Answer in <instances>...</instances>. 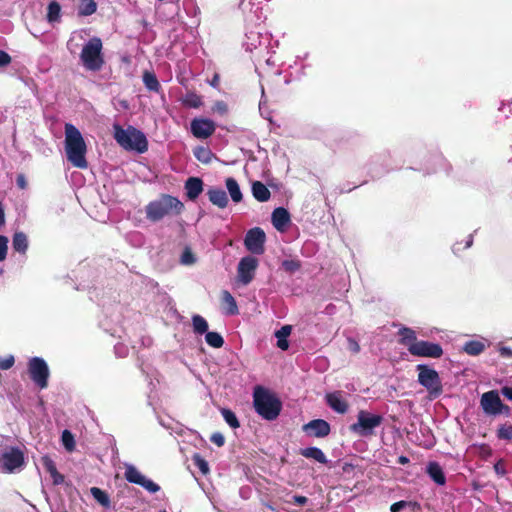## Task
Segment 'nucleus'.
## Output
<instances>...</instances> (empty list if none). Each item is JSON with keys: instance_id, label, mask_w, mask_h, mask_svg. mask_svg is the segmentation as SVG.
<instances>
[{"instance_id": "e2e57ef3", "label": "nucleus", "mask_w": 512, "mask_h": 512, "mask_svg": "<svg viewBox=\"0 0 512 512\" xmlns=\"http://www.w3.org/2000/svg\"><path fill=\"white\" fill-rule=\"evenodd\" d=\"M398 463L405 465V464L409 463V458L402 455L398 458Z\"/></svg>"}, {"instance_id": "6e6552de", "label": "nucleus", "mask_w": 512, "mask_h": 512, "mask_svg": "<svg viewBox=\"0 0 512 512\" xmlns=\"http://www.w3.org/2000/svg\"><path fill=\"white\" fill-rule=\"evenodd\" d=\"M28 372L31 380L40 388L48 386L49 368L44 359L33 357L28 362Z\"/></svg>"}, {"instance_id": "5fc2aeb1", "label": "nucleus", "mask_w": 512, "mask_h": 512, "mask_svg": "<svg viewBox=\"0 0 512 512\" xmlns=\"http://www.w3.org/2000/svg\"><path fill=\"white\" fill-rule=\"evenodd\" d=\"M293 502L298 505H305L308 502V498L303 495H294Z\"/></svg>"}, {"instance_id": "4468645a", "label": "nucleus", "mask_w": 512, "mask_h": 512, "mask_svg": "<svg viewBox=\"0 0 512 512\" xmlns=\"http://www.w3.org/2000/svg\"><path fill=\"white\" fill-rule=\"evenodd\" d=\"M215 130L216 124L209 118L196 117L190 123V131L197 139H207L215 133Z\"/></svg>"}, {"instance_id": "f8f14e48", "label": "nucleus", "mask_w": 512, "mask_h": 512, "mask_svg": "<svg viewBox=\"0 0 512 512\" xmlns=\"http://www.w3.org/2000/svg\"><path fill=\"white\" fill-rule=\"evenodd\" d=\"M124 477L129 483L140 485L150 493H156L160 490V486L158 484L150 479H147L133 465H126Z\"/></svg>"}, {"instance_id": "c85d7f7f", "label": "nucleus", "mask_w": 512, "mask_h": 512, "mask_svg": "<svg viewBox=\"0 0 512 512\" xmlns=\"http://www.w3.org/2000/svg\"><path fill=\"white\" fill-rule=\"evenodd\" d=\"M193 154H194L195 158L203 164L211 163V161L214 157V154L210 150V148L205 147V146L195 147L193 150Z\"/></svg>"}, {"instance_id": "c03bdc74", "label": "nucleus", "mask_w": 512, "mask_h": 512, "mask_svg": "<svg viewBox=\"0 0 512 512\" xmlns=\"http://www.w3.org/2000/svg\"><path fill=\"white\" fill-rule=\"evenodd\" d=\"M15 363V358L13 355H8L6 357H0V369L1 370H8L10 369Z\"/></svg>"}, {"instance_id": "58836bf2", "label": "nucleus", "mask_w": 512, "mask_h": 512, "mask_svg": "<svg viewBox=\"0 0 512 512\" xmlns=\"http://www.w3.org/2000/svg\"><path fill=\"white\" fill-rule=\"evenodd\" d=\"M62 444L68 452H72L75 449L74 435L69 430H64L61 436Z\"/></svg>"}, {"instance_id": "6ab92c4d", "label": "nucleus", "mask_w": 512, "mask_h": 512, "mask_svg": "<svg viewBox=\"0 0 512 512\" xmlns=\"http://www.w3.org/2000/svg\"><path fill=\"white\" fill-rule=\"evenodd\" d=\"M207 196L209 201L220 209H224L228 206L229 200L226 192L218 187H210L207 190Z\"/></svg>"}, {"instance_id": "864d4df0", "label": "nucleus", "mask_w": 512, "mask_h": 512, "mask_svg": "<svg viewBox=\"0 0 512 512\" xmlns=\"http://www.w3.org/2000/svg\"><path fill=\"white\" fill-rule=\"evenodd\" d=\"M348 343L350 351H352L353 353H358L360 351V346L356 340L349 338Z\"/></svg>"}, {"instance_id": "c9c22d12", "label": "nucleus", "mask_w": 512, "mask_h": 512, "mask_svg": "<svg viewBox=\"0 0 512 512\" xmlns=\"http://www.w3.org/2000/svg\"><path fill=\"white\" fill-rule=\"evenodd\" d=\"M192 325L193 330L197 334H204L208 332V323L207 321L200 315H194L192 317Z\"/></svg>"}, {"instance_id": "a211bd4d", "label": "nucleus", "mask_w": 512, "mask_h": 512, "mask_svg": "<svg viewBox=\"0 0 512 512\" xmlns=\"http://www.w3.org/2000/svg\"><path fill=\"white\" fill-rule=\"evenodd\" d=\"M203 180L199 177H189L184 185L186 196L189 200L194 201L203 192Z\"/></svg>"}, {"instance_id": "3c124183", "label": "nucleus", "mask_w": 512, "mask_h": 512, "mask_svg": "<svg viewBox=\"0 0 512 512\" xmlns=\"http://www.w3.org/2000/svg\"><path fill=\"white\" fill-rule=\"evenodd\" d=\"M16 184H17L18 188L21 190H25L27 188L28 183H27V180H26V177L24 174L17 175Z\"/></svg>"}, {"instance_id": "ea45409f", "label": "nucleus", "mask_w": 512, "mask_h": 512, "mask_svg": "<svg viewBox=\"0 0 512 512\" xmlns=\"http://www.w3.org/2000/svg\"><path fill=\"white\" fill-rule=\"evenodd\" d=\"M497 437L501 440H512V425H500L497 429Z\"/></svg>"}, {"instance_id": "c756f323", "label": "nucleus", "mask_w": 512, "mask_h": 512, "mask_svg": "<svg viewBox=\"0 0 512 512\" xmlns=\"http://www.w3.org/2000/svg\"><path fill=\"white\" fill-rule=\"evenodd\" d=\"M182 104L188 108H199L203 105L202 97L193 91H189L182 98Z\"/></svg>"}, {"instance_id": "a18cd8bd", "label": "nucleus", "mask_w": 512, "mask_h": 512, "mask_svg": "<svg viewBox=\"0 0 512 512\" xmlns=\"http://www.w3.org/2000/svg\"><path fill=\"white\" fill-rule=\"evenodd\" d=\"M194 464L199 468V470L203 474H207L209 472V466H208L207 461L205 459H203L202 457H200L199 455H196L194 457Z\"/></svg>"}, {"instance_id": "69168bd1", "label": "nucleus", "mask_w": 512, "mask_h": 512, "mask_svg": "<svg viewBox=\"0 0 512 512\" xmlns=\"http://www.w3.org/2000/svg\"><path fill=\"white\" fill-rule=\"evenodd\" d=\"M161 512H166V511L164 510V511H161Z\"/></svg>"}, {"instance_id": "052dcab7", "label": "nucleus", "mask_w": 512, "mask_h": 512, "mask_svg": "<svg viewBox=\"0 0 512 512\" xmlns=\"http://www.w3.org/2000/svg\"><path fill=\"white\" fill-rule=\"evenodd\" d=\"M494 469H495L496 473H498V474H502L503 475L505 473V470L503 468H501V463L500 462H498V463H496L494 465Z\"/></svg>"}, {"instance_id": "bf43d9fd", "label": "nucleus", "mask_w": 512, "mask_h": 512, "mask_svg": "<svg viewBox=\"0 0 512 512\" xmlns=\"http://www.w3.org/2000/svg\"><path fill=\"white\" fill-rule=\"evenodd\" d=\"M354 468H355L354 465L345 463L342 467V470L344 473H351L354 470Z\"/></svg>"}, {"instance_id": "0eeeda50", "label": "nucleus", "mask_w": 512, "mask_h": 512, "mask_svg": "<svg viewBox=\"0 0 512 512\" xmlns=\"http://www.w3.org/2000/svg\"><path fill=\"white\" fill-rule=\"evenodd\" d=\"M383 422V417L378 414H371L368 411L360 410L357 414V422L350 425L349 429L361 437H369L374 434V429Z\"/></svg>"}, {"instance_id": "7ed1b4c3", "label": "nucleus", "mask_w": 512, "mask_h": 512, "mask_svg": "<svg viewBox=\"0 0 512 512\" xmlns=\"http://www.w3.org/2000/svg\"><path fill=\"white\" fill-rule=\"evenodd\" d=\"M253 406L257 414L268 421L275 420L282 410L280 399L262 386L254 388Z\"/></svg>"}, {"instance_id": "de8ad7c7", "label": "nucleus", "mask_w": 512, "mask_h": 512, "mask_svg": "<svg viewBox=\"0 0 512 512\" xmlns=\"http://www.w3.org/2000/svg\"><path fill=\"white\" fill-rule=\"evenodd\" d=\"M214 112L224 115L228 112V106L224 101H216L212 107Z\"/></svg>"}, {"instance_id": "ddd939ff", "label": "nucleus", "mask_w": 512, "mask_h": 512, "mask_svg": "<svg viewBox=\"0 0 512 512\" xmlns=\"http://www.w3.org/2000/svg\"><path fill=\"white\" fill-rule=\"evenodd\" d=\"M258 264V259L253 256L241 258L237 267L238 281L243 285H248L254 279Z\"/></svg>"}, {"instance_id": "b1692460", "label": "nucleus", "mask_w": 512, "mask_h": 512, "mask_svg": "<svg viewBox=\"0 0 512 512\" xmlns=\"http://www.w3.org/2000/svg\"><path fill=\"white\" fill-rule=\"evenodd\" d=\"M427 474L438 485H444L446 483L443 469L437 462H430L428 464Z\"/></svg>"}, {"instance_id": "423d86ee", "label": "nucleus", "mask_w": 512, "mask_h": 512, "mask_svg": "<svg viewBox=\"0 0 512 512\" xmlns=\"http://www.w3.org/2000/svg\"><path fill=\"white\" fill-rule=\"evenodd\" d=\"M418 383L423 386L430 398H437L443 393V385L438 372L426 364L416 366Z\"/></svg>"}, {"instance_id": "9d476101", "label": "nucleus", "mask_w": 512, "mask_h": 512, "mask_svg": "<svg viewBox=\"0 0 512 512\" xmlns=\"http://www.w3.org/2000/svg\"><path fill=\"white\" fill-rule=\"evenodd\" d=\"M266 235L263 229L260 227H254L245 235L244 245L246 249L255 255H261L265 251Z\"/></svg>"}, {"instance_id": "37998d69", "label": "nucleus", "mask_w": 512, "mask_h": 512, "mask_svg": "<svg viewBox=\"0 0 512 512\" xmlns=\"http://www.w3.org/2000/svg\"><path fill=\"white\" fill-rule=\"evenodd\" d=\"M42 463H43V466L45 467L46 471L50 475L56 474L57 468H56L54 461L51 458H49L48 456H44L42 458Z\"/></svg>"}, {"instance_id": "4be33fe9", "label": "nucleus", "mask_w": 512, "mask_h": 512, "mask_svg": "<svg viewBox=\"0 0 512 512\" xmlns=\"http://www.w3.org/2000/svg\"><path fill=\"white\" fill-rule=\"evenodd\" d=\"M398 335L400 336V344L407 347L408 351L410 352V347L414 343H418L419 340L417 339L416 332L409 328V327H402L398 331Z\"/></svg>"}, {"instance_id": "09e8293b", "label": "nucleus", "mask_w": 512, "mask_h": 512, "mask_svg": "<svg viewBox=\"0 0 512 512\" xmlns=\"http://www.w3.org/2000/svg\"><path fill=\"white\" fill-rule=\"evenodd\" d=\"M210 441L218 447H222L225 444V438L220 432H215L211 435Z\"/></svg>"}, {"instance_id": "e433bc0d", "label": "nucleus", "mask_w": 512, "mask_h": 512, "mask_svg": "<svg viewBox=\"0 0 512 512\" xmlns=\"http://www.w3.org/2000/svg\"><path fill=\"white\" fill-rule=\"evenodd\" d=\"M205 340L213 348H221L224 345V339L218 332L208 331Z\"/></svg>"}, {"instance_id": "4d7b16f0", "label": "nucleus", "mask_w": 512, "mask_h": 512, "mask_svg": "<svg viewBox=\"0 0 512 512\" xmlns=\"http://www.w3.org/2000/svg\"><path fill=\"white\" fill-rule=\"evenodd\" d=\"M209 84L213 87V88H216V89H219V85H220V75L218 73H215L211 79V81L209 82Z\"/></svg>"}, {"instance_id": "79ce46f5", "label": "nucleus", "mask_w": 512, "mask_h": 512, "mask_svg": "<svg viewBox=\"0 0 512 512\" xmlns=\"http://www.w3.org/2000/svg\"><path fill=\"white\" fill-rule=\"evenodd\" d=\"M196 258L190 248H185L181 255V262L185 265L194 264Z\"/></svg>"}, {"instance_id": "680f3d73", "label": "nucleus", "mask_w": 512, "mask_h": 512, "mask_svg": "<svg viewBox=\"0 0 512 512\" xmlns=\"http://www.w3.org/2000/svg\"><path fill=\"white\" fill-rule=\"evenodd\" d=\"M500 351H501V355H503V356H511L512 355V351L509 348L503 347V348H501Z\"/></svg>"}, {"instance_id": "f03ea898", "label": "nucleus", "mask_w": 512, "mask_h": 512, "mask_svg": "<svg viewBox=\"0 0 512 512\" xmlns=\"http://www.w3.org/2000/svg\"><path fill=\"white\" fill-rule=\"evenodd\" d=\"M185 209L182 201L170 194H160L145 207L146 218L151 222H159L165 217L180 215Z\"/></svg>"}, {"instance_id": "f704fd0d", "label": "nucleus", "mask_w": 512, "mask_h": 512, "mask_svg": "<svg viewBox=\"0 0 512 512\" xmlns=\"http://www.w3.org/2000/svg\"><path fill=\"white\" fill-rule=\"evenodd\" d=\"M61 6L57 1H52L47 7V20L50 23L57 22L60 19Z\"/></svg>"}, {"instance_id": "412c9836", "label": "nucleus", "mask_w": 512, "mask_h": 512, "mask_svg": "<svg viewBox=\"0 0 512 512\" xmlns=\"http://www.w3.org/2000/svg\"><path fill=\"white\" fill-rule=\"evenodd\" d=\"M220 299H221V306H222L225 314H227V315L238 314L239 310H238L236 300L229 291L223 290L221 292Z\"/></svg>"}, {"instance_id": "f257e3e1", "label": "nucleus", "mask_w": 512, "mask_h": 512, "mask_svg": "<svg viewBox=\"0 0 512 512\" xmlns=\"http://www.w3.org/2000/svg\"><path fill=\"white\" fill-rule=\"evenodd\" d=\"M87 146L79 129L73 124H65V153L67 160L76 168L86 169Z\"/></svg>"}, {"instance_id": "1a4fd4ad", "label": "nucleus", "mask_w": 512, "mask_h": 512, "mask_svg": "<svg viewBox=\"0 0 512 512\" xmlns=\"http://www.w3.org/2000/svg\"><path fill=\"white\" fill-rule=\"evenodd\" d=\"M24 464V454L18 447H11L0 454V470L12 473Z\"/></svg>"}, {"instance_id": "72a5a7b5", "label": "nucleus", "mask_w": 512, "mask_h": 512, "mask_svg": "<svg viewBox=\"0 0 512 512\" xmlns=\"http://www.w3.org/2000/svg\"><path fill=\"white\" fill-rule=\"evenodd\" d=\"M90 492L92 494V496L94 497V499L99 503L101 504L103 507L105 508H109L110 507V498L108 496V494L103 491L102 489L98 488V487H92L90 489Z\"/></svg>"}, {"instance_id": "f3484780", "label": "nucleus", "mask_w": 512, "mask_h": 512, "mask_svg": "<svg viewBox=\"0 0 512 512\" xmlns=\"http://www.w3.org/2000/svg\"><path fill=\"white\" fill-rule=\"evenodd\" d=\"M271 220L277 231L284 232L291 222V217L287 209L277 207L272 212Z\"/></svg>"}, {"instance_id": "5701e85b", "label": "nucleus", "mask_w": 512, "mask_h": 512, "mask_svg": "<svg viewBox=\"0 0 512 512\" xmlns=\"http://www.w3.org/2000/svg\"><path fill=\"white\" fill-rule=\"evenodd\" d=\"M300 455L308 459H313L321 464H327L328 462L324 452L318 447H307L300 449Z\"/></svg>"}, {"instance_id": "a878e982", "label": "nucleus", "mask_w": 512, "mask_h": 512, "mask_svg": "<svg viewBox=\"0 0 512 512\" xmlns=\"http://www.w3.org/2000/svg\"><path fill=\"white\" fill-rule=\"evenodd\" d=\"M225 184L232 201L235 203L241 202L243 199V194L236 179L233 177H228L225 180Z\"/></svg>"}, {"instance_id": "393cba45", "label": "nucleus", "mask_w": 512, "mask_h": 512, "mask_svg": "<svg viewBox=\"0 0 512 512\" xmlns=\"http://www.w3.org/2000/svg\"><path fill=\"white\" fill-rule=\"evenodd\" d=\"M253 197L259 202H266L271 197L270 190L260 181L252 183Z\"/></svg>"}, {"instance_id": "603ef678", "label": "nucleus", "mask_w": 512, "mask_h": 512, "mask_svg": "<svg viewBox=\"0 0 512 512\" xmlns=\"http://www.w3.org/2000/svg\"><path fill=\"white\" fill-rule=\"evenodd\" d=\"M407 504L408 503L403 500L395 502L390 506V511L391 512H399L400 510L404 509L407 506Z\"/></svg>"}, {"instance_id": "20e7f679", "label": "nucleus", "mask_w": 512, "mask_h": 512, "mask_svg": "<svg viewBox=\"0 0 512 512\" xmlns=\"http://www.w3.org/2000/svg\"><path fill=\"white\" fill-rule=\"evenodd\" d=\"M114 138L125 149L135 150L138 153H144L148 150L146 136L132 126L124 129L120 125H114Z\"/></svg>"}, {"instance_id": "cd10ccee", "label": "nucleus", "mask_w": 512, "mask_h": 512, "mask_svg": "<svg viewBox=\"0 0 512 512\" xmlns=\"http://www.w3.org/2000/svg\"><path fill=\"white\" fill-rule=\"evenodd\" d=\"M13 249L19 253L25 254L28 249V239L25 233L16 232L12 239Z\"/></svg>"}, {"instance_id": "a19ab883", "label": "nucleus", "mask_w": 512, "mask_h": 512, "mask_svg": "<svg viewBox=\"0 0 512 512\" xmlns=\"http://www.w3.org/2000/svg\"><path fill=\"white\" fill-rule=\"evenodd\" d=\"M282 267L286 272L294 273L301 268V263L298 260H284Z\"/></svg>"}, {"instance_id": "6e6d98bb", "label": "nucleus", "mask_w": 512, "mask_h": 512, "mask_svg": "<svg viewBox=\"0 0 512 512\" xmlns=\"http://www.w3.org/2000/svg\"><path fill=\"white\" fill-rule=\"evenodd\" d=\"M51 477L55 485H59L64 482V476L59 473L58 470L56 471V474H52Z\"/></svg>"}, {"instance_id": "473e14b6", "label": "nucleus", "mask_w": 512, "mask_h": 512, "mask_svg": "<svg viewBox=\"0 0 512 512\" xmlns=\"http://www.w3.org/2000/svg\"><path fill=\"white\" fill-rule=\"evenodd\" d=\"M97 10V4L94 0H81L78 14L79 16H90Z\"/></svg>"}, {"instance_id": "4c0bfd02", "label": "nucleus", "mask_w": 512, "mask_h": 512, "mask_svg": "<svg viewBox=\"0 0 512 512\" xmlns=\"http://www.w3.org/2000/svg\"><path fill=\"white\" fill-rule=\"evenodd\" d=\"M221 414H222L224 420L226 421V423L231 428L236 429V428L240 427V422H239L236 414L231 409L222 408L221 409Z\"/></svg>"}, {"instance_id": "dca6fc26", "label": "nucleus", "mask_w": 512, "mask_h": 512, "mask_svg": "<svg viewBox=\"0 0 512 512\" xmlns=\"http://www.w3.org/2000/svg\"><path fill=\"white\" fill-rule=\"evenodd\" d=\"M303 430L310 436L323 438L330 434V424L323 419H314L303 426Z\"/></svg>"}, {"instance_id": "aec40b11", "label": "nucleus", "mask_w": 512, "mask_h": 512, "mask_svg": "<svg viewBox=\"0 0 512 512\" xmlns=\"http://www.w3.org/2000/svg\"><path fill=\"white\" fill-rule=\"evenodd\" d=\"M326 402L328 406L340 414H345L348 411V403L342 399L340 392H333L326 395Z\"/></svg>"}, {"instance_id": "13d9d810", "label": "nucleus", "mask_w": 512, "mask_h": 512, "mask_svg": "<svg viewBox=\"0 0 512 512\" xmlns=\"http://www.w3.org/2000/svg\"><path fill=\"white\" fill-rule=\"evenodd\" d=\"M501 393L504 397L512 401V387L505 386L501 389Z\"/></svg>"}, {"instance_id": "0e129e2a", "label": "nucleus", "mask_w": 512, "mask_h": 512, "mask_svg": "<svg viewBox=\"0 0 512 512\" xmlns=\"http://www.w3.org/2000/svg\"><path fill=\"white\" fill-rule=\"evenodd\" d=\"M501 414L509 415L510 414V408L509 406L503 404V411Z\"/></svg>"}, {"instance_id": "49530a36", "label": "nucleus", "mask_w": 512, "mask_h": 512, "mask_svg": "<svg viewBox=\"0 0 512 512\" xmlns=\"http://www.w3.org/2000/svg\"><path fill=\"white\" fill-rule=\"evenodd\" d=\"M8 249V238L0 235V261L5 260Z\"/></svg>"}, {"instance_id": "9b49d317", "label": "nucleus", "mask_w": 512, "mask_h": 512, "mask_svg": "<svg viewBox=\"0 0 512 512\" xmlns=\"http://www.w3.org/2000/svg\"><path fill=\"white\" fill-rule=\"evenodd\" d=\"M443 348L440 344L419 340L410 347V354L416 357L438 359L443 355Z\"/></svg>"}, {"instance_id": "2f4dec72", "label": "nucleus", "mask_w": 512, "mask_h": 512, "mask_svg": "<svg viewBox=\"0 0 512 512\" xmlns=\"http://www.w3.org/2000/svg\"><path fill=\"white\" fill-rule=\"evenodd\" d=\"M485 349V344L478 340H471L465 343L463 350L472 356L481 354Z\"/></svg>"}, {"instance_id": "8fccbe9b", "label": "nucleus", "mask_w": 512, "mask_h": 512, "mask_svg": "<svg viewBox=\"0 0 512 512\" xmlns=\"http://www.w3.org/2000/svg\"><path fill=\"white\" fill-rule=\"evenodd\" d=\"M11 61V56L7 52L0 50V67L9 65Z\"/></svg>"}, {"instance_id": "39448f33", "label": "nucleus", "mask_w": 512, "mask_h": 512, "mask_svg": "<svg viewBox=\"0 0 512 512\" xmlns=\"http://www.w3.org/2000/svg\"><path fill=\"white\" fill-rule=\"evenodd\" d=\"M102 41L93 37L83 46L80 53V60L83 66L89 71H100L105 63L102 54Z\"/></svg>"}, {"instance_id": "7c9ffc66", "label": "nucleus", "mask_w": 512, "mask_h": 512, "mask_svg": "<svg viewBox=\"0 0 512 512\" xmlns=\"http://www.w3.org/2000/svg\"><path fill=\"white\" fill-rule=\"evenodd\" d=\"M143 82L149 91L158 92L161 88V85L153 72L145 71L143 74Z\"/></svg>"}, {"instance_id": "2eb2a0df", "label": "nucleus", "mask_w": 512, "mask_h": 512, "mask_svg": "<svg viewBox=\"0 0 512 512\" xmlns=\"http://www.w3.org/2000/svg\"><path fill=\"white\" fill-rule=\"evenodd\" d=\"M480 405L483 411L488 415H499L503 411V403L496 390H491L482 394Z\"/></svg>"}, {"instance_id": "bb28decb", "label": "nucleus", "mask_w": 512, "mask_h": 512, "mask_svg": "<svg viewBox=\"0 0 512 512\" xmlns=\"http://www.w3.org/2000/svg\"><path fill=\"white\" fill-rule=\"evenodd\" d=\"M292 327L290 325H284L281 329L275 332V337L277 338V347L281 350H287L289 348V343L287 341V337L291 334Z\"/></svg>"}]
</instances>
